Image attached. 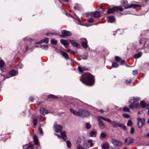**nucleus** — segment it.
<instances>
[{"instance_id":"nucleus-64","label":"nucleus","mask_w":149,"mask_h":149,"mask_svg":"<svg viewBox=\"0 0 149 149\" xmlns=\"http://www.w3.org/2000/svg\"><path fill=\"white\" fill-rule=\"evenodd\" d=\"M100 111L101 112H102V113L104 112V111L103 109H101V110H100Z\"/></svg>"},{"instance_id":"nucleus-39","label":"nucleus","mask_w":149,"mask_h":149,"mask_svg":"<svg viewBox=\"0 0 149 149\" xmlns=\"http://www.w3.org/2000/svg\"><path fill=\"white\" fill-rule=\"evenodd\" d=\"M115 59L117 62H119L121 60L120 58L118 56H116L115 57Z\"/></svg>"},{"instance_id":"nucleus-31","label":"nucleus","mask_w":149,"mask_h":149,"mask_svg":"<svg viewBox=\"0 0 149 149\" xmlns=\"http://www.w3.org/2000/svg\"><path fill=\"white\" fill-rule=\"evenodd\" d=\"M87 143L90 144V146L91 147H92L94 145V143H93V141L91 139H89L87 141Z\"/></svg>"},{"instance_id":"nucleus-27","label":"nucleus","mask_w":149,"mask_h":149,"mask_svg":"<svg viewBox=\"0 0 149 149\" xmlns=\"http://www.w3.org/2000/svg\"><path fill=\"white\" fill-rule=\"evenodd\" d=\"M139 6V5L137 4H132L129 6H128L125 8V9H127L131 8H135Z\"/></svg>"},{"instance_id":"nucleus-44","label":"nucleus","mask_w":149,"mask_h":149,"mask_svg":"<svg viewBox=\"0 0 149 149\" xmlns=\"http://www.w3.org/2000/svg\"><path fill=\"white\" fill-rule=\"evenodd\" d=\"M33 123L34 125L36 126V125L37 124V120L36 119H33Z\"/></svg>"},{"instance_id":"nucleus-58","label":"nucleus","mask_w":149,"mask_h":149,"mask_svg":"<svg viewBox=\"0 0 149 149\" xmlns=\"http://www.w3.org/2000/svg\"><path fill=\"white\" fill-rule=\"evenodd\" d=\"M67 50L68 52H69L70 53H72L73 52V51L70 50V49H69L67 48Z\"/></svg>"},{"instance_id":"nucleus-20","label":"nucleus","mask_w":149,"mask_h":149,"mask_svg":"<svg viewBox=\"0 0 149 149\" xmlns=\"http://www.w3.org/2000/svg\"><path fill=\"white\" fill-rule=\"evenodd\" d=\"M78 69L79 71L81 73H82L84 71L88 69L85 66L81 67L80 66H79L78 67Z\"/></svg>"},{"instance_id":"nucleus-47","label":"nucleus","mask_w":149,"mask_h":149,"mask_svg":"<svg viewBox=\"0 0 149 149\" xmlns=\"http://www.w3.org/2000/svg\"><path fill=\"white\" fill-rule=\"evenodd\" d=\"M88 22L90 23H92L94 22V20L92 18H90L88 19Z\"/></svg>"},{"instance_id":"nucleus-29","label":"nucleus","mask_w":149,"mask_h":149,"mask_svg":"<svg viewBox=\"0 0 149 149\" xmlns=\"http://www.w3.org/2000/svg\"><path fill=\"white\" fill-rule=\"evenodd\" d=\"M100 15V13L99 12L95 11L94 13L93 16L95 18L99 17Z\"/></svg>"},{"instance_id":"nucleus-14","label":"nucleus","mask_w":149,"mask_h":149,"mask_svg":"<svg viewBox=\"0 0 149 149\" xmlns=\"http://www.w3.org/2000/svg\"><path fill=\"white\" fill-rule=\"evenodd\" d=\"M60 42L61 44L64 46L66 48H68V45L69 43V41L67 40H64L62 39L60 40Z\"/></svg>"},{"instance_id":"nucleus-45","label":"nucleus","mask_w":149,"mask_h":149,"mask_svg":"<svg viewBox=\"0 0 149 149\" xmlns=\"http://www.w3.org/2000/svg\"><path fill=\"white\" fill-rule=\"evenodd\" d=\"M16 67L17 68L21 69L22 67V64L21 63L18 64L17 65Z\"/></svg>"},{"instance_id":"nucleus-2","label":"nucleus","mask_w":149,"mask_h":149,"mask_svg":"<svg viewBox=\"0 0 149 149\" xmlns=\"http://www.w3.org/2000/svg\"><path fill=\"white\" fill-rule=\"evenodd\" d=\"M49 40V39L46 38L44 40H42L38 42H35L33 41H32L31 42L30 45H29L28 46H26L25 47V50H24V52H25L26 50H27L28 49L32 50L35 47H39L40 46L42 49H48V46L47 45H43L40 46H36V45L37 44H40L43 42H45V43H47L48 42Z\"/></svg>"},{"instance_id":"nucleus-23","label":"nucleus","mask_w":149,"mask_h":149,"mask_svg":"<svg viewBox=\"0 0 149 149\" xmlns=\"http://www.w3.org/2000/svg\"><path fill=\"white\" fill-rule=\"evenodd\" d=\"M102 149H109V145L107 143H105L102 145Z\"/></svg>"},{"instance_id":"nucleus-13","label":"nucleus","mask_w":149,"mask_h":149,"mask_svg":"<svg viewBox=\"0 0 149 149\" xmlns=\"http://www.w3.org/2000/svg\"><path fill=\"white\" fill-rule=\"evenodd\" d=\"M61 135L62 136H61L59 135L58 134H56V135L58 136V138H62L64 140H66L67 139V137L66 136V132L65 131H63L61 132Z\"/></svg>"},{"instance_id":"nucleus-25","label":"nucleus","mask_w":149,"mask_h":149,"mask_svg":"<svg viewBox=\"0 0 149 149\" xmlns=\"http://www.w3.org/2000/svg\"><path fill=\"white\" fill-rule=\"evenodd\" d=\"M61 55L63 56L65 58L68 59L69 58L68 54L65 52L62 51H61Z\"/></svg>"},{"instance_id":"nucleus-32","label":"nucleus","mask_w":149,"mask_h":149,"mask_svg":"<svg viewBox=\"0 0 149 149\" xmlns=\"http://www.w3.org/2000/svg\"><path fill=\"white\" fill-rule=\"evenodd\" d=\"M118 123L115 122H111V125L113 127H117L118 126Z\"/></svg>"},{"instance_id":"nucleus-9","label":"nucleus","mask_w":149,"mask_h":149,"mask_svg":"<svg viewBox=\"0 0 149 149\" xmlns=\"http://www.w3.org/2000/svg\"><path fill=\"white\" fill-rule=\"evenodd\" d=\"M80 41L81 42L82 45L85 48L87 47V41L85 38H82L80 39Z\"/></svg>"},{"instance_id":"nucleus-1","label":"nucleus","mask_w":149,"mask_h":149,"mask_svg":"<svg viewBox=\"0 0 149 149\" xmlns=\"http://www.w3.org/2000/svg\"><path fill=\"white\" fill-rule=\"evenodd\" d=\"M80 80L84 84L89 86H91L94 83L93 76L89 73L84 74L82 76Z\"/></svg>"},{"instance_id":"nucleus-5","label":"nucleus","mask_w":149,"mask_h":149,"mask_svg":"<svg viewBox=\"0 0 149 149\" xmlns=\"http://www.w3.org/2000/svg\"><path fill=\"white\" fill-rule=\"evenodd\" d=\"M122 11L123 9L121 6H115L109 9L108 10V13L109 14L112 13L115 11Z\"/></svg>"},{"instance_id":"nucleus-42","label":"nucleus","mask_w":149,"mask_h":149,"mask_svg":"<svg viewBox=\"0 0 149 149\" xmlns=\"http://www.w3.org/2000/svg\"><path fill=\"white\" fill-rule=\"evenodd\" d=\"M96 134V132L93 131L90 132V134L91 136H92L93 135H95Z\"/></svg>"},{"instance_id":"nucleus-24","label":"nucleus","mask_w":149,"mask_h":149,"mask_svg":"<svg viewBox=\"0 0 149 149\" xmlns=\"http://www.w3.org/2000/svg\"><path fill=\"white\" fill-rule=\"evenodd\" d=\"M70 41L71 42L72 45L74 47H77L79 46V44L76 42L74 40H70Z\"/></svg>"},{"instance_id":"nucleus-51","label":"nucleus","mask_w":149,"mask_h":149,"mask_svg":"<svg viewBox=\"0 0 149 149\" xmlns=\"http://www.w3.org/2000/svg\"><path fill=\"white\" fill-rule=\"evenodd\" d=\"M106 136V134L104 133H102L100 135V136L103 138H105Z\"/></svg>"},{"instance_id":"nucleus-19","label":"nucleus","mask_w":149,"mask_h":149,"mask_svg":"<svg viewBox=\"0 0 149 149\" xmlns=\"http://www.w3.org/2000/svg\"><path fill=\"white\" fill-rule=\"evenodd\" d=\"M40 111L41 113L44 115L47 114L48 113V112L47 110L42 107H41L40 108Z\"/></svg>"},{"instance_id":"nucleus-3","label":"nucleus","mask_w":149,"mask_h":149,"mask_svg":"<svg viewBox=\"0 0 149 149\" xmlns=\"http://www.w3.org/2000/svg\"><path fill=\"white\" fill-rule=\"evenodd\" d=\"M140 100V98H133L130 99L129 101L132 102L133 101V103L129 106L130 108L133 109L135 108H137L139 107V100Z\"/></svg>"},{"instance_id":"nucleus-50","label":"nucleus","mask_w":149,"mask_h":149,"mask_svg":"<svg viewBox=\"0 0 149 149\" xmlns=\"http://www.w3.org/2000/svg\"><path fill=\"white\" fill-rule=\"evenodd\" d=\"M130 132L131 134H132L134 132V127H132L131 128Z\"/></svg>"},{"instance_id":"nucleus-59","label":"nucleus","mask_w":149,"mask_h":149,"mask_svg":"<svg viewBox=\"0 0 149 149\" xmlns=\"http://www.w3.org/2000/svg\"><path fill=\"white\" fill-rule=\"evenodd\" d=\"M78 21L79 22V24L80 25H81L85 26H87V25H83L82 24H81V21L79 19H78Z\"/></svg>"},{"instance_id":"nucleus-62","label":"nucleus","mask_w":149,"mask_h":149,"mask_svg":"<svg viewBox=\"0 0 149 149\" xmlns=\"http://www.w3.org/2000/svg\"><path fill=\"white\" fill-rule=\"evenodd\" d=\"M85 15L86 16V17H87L89 16V14L88 13H86L85 14Z\"/></svg>"},{"instance_id":"nucleus-18","label":"nucleus","mask_w":149,"mask_h":149,"mask_svg":"<svg viewBox=\"0 0 149 149\" xmlns=\"http://www.w3.org/2000/svg\"><path fill=\"white\" fill-rule=\"evenodd\" d=\"M34 147V145L33 144H26L24 145L23 148V149H33Z\"/></svg>"},{"instance_id":"nucleus-37","label":"nucleus","mask_w":149,"mask_h":149,"mask_svg":"<svg viewBox=\"0 0 149 149\" xmlns=\"http://www.w3.org/2000/svg\"><path fill=\"white\" fill-rule=\"evenodd\" d=\"M48 98L55 99L56 98V97L54 95L51 94L48 95Z\"/></svg>"},{"instance_id":"nucleus-11","label":"nucleus","mask_w":149,"mask_h":149,"mask_svg":"<svg viewBox=\"0 0 149 149\" xmlns=\"http://www.w3.org/2000/svg\"><path fill=\"white\" fill-rule=\"evenodd\" d=\"M54 127L55 129V131L56 132H61L63 128V127L61 125L56 124H54Z\"/></svg>"},{"instance_id":"nucleus-35","label":"nucleus","mask_w":149,"mask_h":149,"mask_svg":"<svg viewBox=\"0 0 149 149\" xmlns=\"http://www.w3.org/2000/svg\"><path fill=\"white\" fill-rule=\"evenodd\" d=\"M112 67L113 68H117L118 67V64L116 63H113L112 65Z\"/></svg>"},{"instance_id":"nucleus-46","label":"nucleus","mask_w":149,"mask_h":149,"mask_svg":"<svg viewBox=\"0 0 149 149\" xmlns=\"http://www.w3.org/2000/svg\"><path fill=\"white\" fill-rule=\"evenodd\" d=\"M86 127L87 129H89L91 127V126L89 123H87L86 124Z\"/></svg>"},{"instance_id":"nucleus-57","label":"nucleus","mask_w":149,"mask_h":149,"mask_svg":"<svg viewBox=\"0 0 149 149\" xmlns=\"http://www.w3.org/2000/svg\"><path fill=\"white\" fill-rule=\"evenodd\" d=\"M120 61V63L121 65H123L125 63V60H121Z\"/></svg>"},{"instance_id":"nucleus-36","label":"nucleus","mask_w":149,"mask_h":149,"mask_svg":"<svg viewBox=\"0 0 149 149\" xmlns=\"http://www.w3.org/2000/svg\"><path fill=\"white\" fill-rule=\"evenodd\" d=\"M118 126L123 128L125 129H126V126L123 124H121L118 123Z\"/></svg>"},{"instance_id":"nucleus-43","label":"nucleus","mask_w":149,"mask_h":149,"mask_svg":"<svg viewBox=\"0 0 149 149\" xmlns=\"http://www.w3.org/2000/svg\"><path fill=\"white\" fill-rule=\"evenodd\" d=\"M57 42V40H56L52 39L51 40V42L53 44H56Z\"/></svg>"},{"instance_id":"nucleus-4","label":"nucleus","mask_w":149,"mask_h":149,"mask_svg":"<svg viewBox=\"0 0 149 149\" xmlns=\"http://www.w3.org/2000/svg\"><path fill=\"white\" fill-rule=\"evenodd\" d=\"M145 45V43L144 42L143 40L141 39L139 41L138 43L134 45V47L135 49L137 50H139L143 49Z\"/></svg>"},{"instance_id":"nucleus-33","label":"nucleus","mask_w":149,"mask_h":149,"mask_svg":"<svg viewBox=\"0 0 149 149\" xmlns=\"http://www.w3.org/2000/svg\"><path fill=\"white\" fill-rule=\"evenodd\" d=\"M141 107L143 108L146 107V103L144 101H141Z\"/></svg>"},{"instance_id":"nucleus-16","label":"nucleus","mask_w":149,"mask_h":149,"mask_svg":"<svg viewBox=\"0 0 149 149\" xmlns=\"http://www.w3.org/2000/svg\"><path fill=\"white\" fill-rule=\"evenodd\" d=\"M133 139L129 137L125 140V144L126 146L129 145L133 142Z\"/></svg>"},{"instance_id":"nucleus-28","label":"nucleus","mask_w":149,"mask_h":149,"mask_svg":"<svg viewBox=\"0 0 149 149\" xmlns=\"http://www.w3.org/2000/svg\"><path fill=\"white\" fill-rule=\"evenodd\" d=\"M33 138L35 144L36 145H39V143L38 142V138L36 135H34Z\"/></svg>"},{"instance_id":"nucleus-60","label":"nucleus","mask_w":149,"mask_h":149,"mask_svg":"<svg viewBox=\"0 0 149 149\" xmlns=\"http://www.w3.org/2000/svg\"><path fill=\"white\" fill-rule=\"evenodd\" d=\"M34 100V99H33V98L32 97H30V99H29V101L31 102H33V101Z\"/></svg>"},{"instance_id":"nucleus-21","label":"nucleus","mask_w":149,"mask_h":149,"mask_svg":"<svg viewBox=\"0 0 149 149\" xmlns=\"http://www.w3.org/2000/svg\"><path fill=\"white\" fill-rule=\"evenodd\" d=\"M108 21L110 23H113L115 21V19L113 16H110L108 17Z\"/></svg>"},{"instance_id":"nucleus-63","label":"nucleus","mask_w":149,"mask_h":149,"mask_svg":"<svg viewBox=\"0 0 149 149\" xmlns=\"http://www.w3.org/2000/svg\"><path fill=\"white\" fill-rule=\"evenodd\" d=\"M72 53L75 55L77 54V53L76 52L73 51V52Z\"/></svg>"},{"instance_id":"nucleus-41","label":"nucleus","mask_w":149,"mask_h":149,"mask_svg":"<svg viewBox=\"0 0 149 149\" xmlns=\"http://www.w3.org/2000/svg\"><path fill=\"white\" fill-rule=\"evenodd\" d=\"M4 63L2 60H0V67H2L4 65Z\"/></svg>"},{"instance_id":"nucleus-30","label":"nucleus","mask_w":149,"mask_h":149,"mask_svg":"<svg viewBox=\"0 0 149 149\" xmlns=\"http://www.w3.org/2000/svg\"><path fill=\"white\" fill-rule=\"evenodd\" d=\"M141 55V52H139L138 53L135 54L134 56V58H139Z\"/></svg>"},{"instance_id":"nucleus-52","label":"nucleus","mask_w":149,"mask_h":149,"mask_svg":"<svg viewBox=\"0 0 149 149\" xmlns=\"http://www.w3.org/2000/svg\"><path fill=\"white\" fill-rule=\"evenodd\" d=\"M39 131L40 132V134L42 135L43 134V132L42 130V129L41 127H39Z\"/></svg>"},{"instance_id":"nucleus-61","label":"nucleus","mask_w":149,"mask_h":149,"mask_svg":"<svg viewBox=\"0 0 149 149\" xmlns=\"http://www.w3.org/2000/svg\"><path fill=\"white\" fill-rule=\"evenodd\" d=\"M146 138H148L149 137V132L148 134H146Z\"/></svg>"},{"instance_id":"nucleus-48","label":"nucleus","mask_w":149,"mask_h":149,"mask_svg":"<svg viewBox=\"0 0 149 149\" xmlns=\"http://www.w3.org/2000/svg\"><path fill=\"white\" fill-rule=\"evenodd\" d=\"M83 146L85 148H89V146L86 142H84L83 144Z\"/></svg>"},{"instance_id":"nucleus-26","label":"nucleus","mask_w":149,"mask_h":149,"mask_svg":"<svg viewBox=\"0 0 149 149\" xmlns=\"http://www.w3.org/2000/svg\"><path fill=\"white\" fill-rule=\"evenodd\" d=\"M98 117L99 118H100L101 120H103L105 121H107L109 122H110V123L111 122V120L108 118H105V117H104L103 116H98Z\"/></svg>"},{"instance_id":"nucleus-40","label":"nucleus","mask_w":149,"mask_h":149,"mask_svg":"<svg viewBox=\"0 0 149 149\" xmlns=\"http://www.w3.org/2000/svg\"><path fill=\"white\" fill-rule=\"evenodd\" d=\"M132 124L133 123L132 121L130 120H128L127 123V125L128 126H130L132 125Z\"/></svg>"},{"instance_id":"nucleus-56","label":"nucleus","mask_w":149,"mask_h":149,"mask_svg":"<svg viewBox=\"0 0 149 149\" xmlns=\"http://www.w3.org/2000/svg\"><path fill=\"white\" fill-rule=\"evenodd\" d=\"M138 73L137 71L136 70H134L133 71V75L137 74Z\"/></svg>"},{"instance_id":"nucleus-22","label":"nucleus","mask_w":149,"mask_h":149,"mask_svg":"<svg viewBox=\"0 0 149 149\" xmlns=\"http://www.w3.org/2000/svg\"><path fill=\"white\" fill-rule=\"evenodd\" d=\"M9 74L11 76H14L17 74L18 72H16L15 70L13 69L10 71Z\"/></svg>"},{"instance_id":"nucleus-8","label":"nucleus","mask_w":149,"mask_h":149,"mask_svg":"<svg viewBox=\"0 0 149 149\" xmlns=\"http://www.w3.org/2000/svg\"><path fill=\"white\" fill-rule=\"evenodd\" d=\"M112 141L113 145L115 146L121 147L122 145V143L120 141L115 139H112Z\"/></svg>"},{"instance_id":"nucleus-53","label":"nucleus","mask_w":149,"mask_h":149,"mask_svg":"<svg viewBox=\"0 0 149 149\" xmlns=\"http://www.w3.org/2000/svg\"><path fill=\"white\" fill-rule=\"evenodd\" d=\"M88 56V54H85L83 56V58L84 59H86L87 58Z\"/></svg>"},{"instance_id":"nucleus-15","label":"nucleus","mask_w":149,"mask_h":149,"mask_svg":"<svg viewBox=\"0 0 149 149\" xmlns=\"http://www.w3.org/2000/svg\"><path fill=\"white\" fill-rule=\"evenodd\" d=\"M81 138L80 137H78L77 141V143L78 144L77 146V149H85L83 148V147L80 145V144L81 142Z\"/></svg>"},{"instance_id":"nucleus-38","label":"nucleus","mask_w":149,"mask_h":149,"mask_svg":"<svg viewBox=\"0 0 149 149\" xmlns=\"http://www.w3.org/2000/svg\"><path fill=\"white\" fill-rule=\"evenodd\" d=\"M66 143L68 147L69 148H70L71 147V143L69 141H66Z\"/></svg>"},{"instance_id":"nucleus-6","label":"nucleus","mask_w":149,"mask_h":149,"mask_svg":"<svg viewBox=\"0 0 149 149\" xmlns=\"http://www.w3.org/2000/svg\"><path fill=\"white\" fill-rule=\"evenodd\" d=\"M80 114L81 115V116H80L82 117H87L89 116L90 115V113L88 111L83 109H80Z\"/></svg>"},{"instance_id":"nucleus-34","label":"nucleus","mask_w":149,"mask_h":149,"mask_svg":"<svg viewBox=\"0 0 149 149\" xmlns=\"http://www.w3.org/2000/svg\"><path fill=\"white\" fill-rule=\"evenodd\" d=\"M123 111L125 112H130V110L129 108L127 107H124L123 109Z\"/></svg>"},{"instance_id":"nucleus-54","label":"nucleus","mask_w":149,"mask_h":149,"mask_svg":"<svg viewBox=\"0 0 149 149\" xmlns=\"http://www.w3.org/2000/svg\"><path fill=\"white\" fill-rule=\"evenodd\" d=\"M132 82V80L131 79H130L129 81H128L127 80H126V83L127 84H130Z\"/></svg>"},{"instance_id":"nucleus-7","label":"nucleus","mask_w":149,"mask_h":149,"mask_svg":"<svg viewBox=\"0 0 149 149\" xmlns=\"http://www.w3.org/2000/svg\"><path fill=\"white\" fill-rule=\"evenodd\" d=\"M138 121L137 125L139 128L142 127L145 124V120L144 118H138L137 119Z\"/></svg>"},{"instance_id":"nucleus-12","label":"nucleus","mask_w":149,"mask_h":149,"mask_svg":"<svg viewBox=\"0 0 149 149\" xmlns=\"http://www.w3.org/2000/svg\"><path fill=\"white\" fill-rule=\"evenodd\" d=\"M97 119L98 122V125L99 127L101 129H104L105 127V126L102 120L98 116L97 117Z\"/></svg>"},{"instance_id":"nucleus-49","label":"nucleus","mask_w":149,"mask_h":149,"mask_svg":"<svg viewBox=\"0 0 149 149\" xmlns=\"http://www.w3.org/2000/svg\"><path fill=\"white\" fill-rule=\"evenodd\" d=\"M123 115L125 118H129L130 116L129 115L127 114H123Z\"/></svg>"},{"instance_id":"nucleus-55","label":"nucleus","mask_w":149,"mask_h":149,"mask_svg":"<svg viewBox=\"0 0 149 149\" xmlns=\"http://www.w3.org/2000/svg\"><path fill=\"white\" fill-rule=\"evenodd\" d=\"M122 3L124 4H126L127 3V1L126 0H124L122 1Z\"/></svg>"},{"instance_id":"nucleus-17","label":"nucleus","mask_w":149,"mask_h":149,"mask_svg":"<svg viewBox=\"0 0 149 149\" xmlns=\"http://www.w3.org/2000/svg\"><path fill=\"white\" fill-rule=\"evenodd\" d=\"M70 110L71 112L74 115H77L78 116H81L80 112V109L78 111H76L73 109H70Z\"/></svg>"},{"instance_id":"nucleus-10","label":"nucleus","mask_w":149,"mask_h":149,"mask_svg":"<svg viewBox=\"0 0 149 149\" xmlns=\"http://www.w3.org/2000/svg\"><path fill=\"white\" fill-rule=\"evenodd\" d=\"M61 33L62 35L61 36L63 38L67 36H70L71 35V33L70 32L66 30H62Z\"/></svg>"}]
</instances>
